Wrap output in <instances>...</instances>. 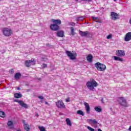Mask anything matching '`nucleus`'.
<instances>
[{
  "instance_id": "nucleus-1",
  "label": "nucleus",
  "mask_w": 131,
  "mask_h": 131,
  "mask_svg": "<svg viewBox=\"0 0 131 131\" xmlns=\"http://www.w3.org/2000/svg\"><path fill=\"white\" fill-rule=\"evenodd\" d=\"M86 85L89 90L90 91H93L95 90V88H97V86H98V83H97V81L94 79H92L90 81H88Z\"/></svg>"
},
{
  "instance_id": "nucleus-2",
  "label": "nucleus",
  "mask_w": 131,
  "mask_h": 131,
  "mask_svg": "<svg viewBox=\"0 0 131 131\" xmlns=\"http://www.w3.org/2000/svg\"><path fill=\"white\" fill-rule=\"evenodd\" d=\"M2 32L5 36H11L13 34V31L12 29L8 28H3L2 29Z\"/></svg>"
},
{
  "instance_id": "nucleus-3",
  "label": "nucleus",
  "mask_w": 131,
  "mask_h": 131,
  "mask_svg": "<svg viewBox=\"0 0 131 131\" xmlns=\"http://www.w3.org/2000/svg\"><path fill=\"white\" fill-rule=\"evenodd\" d=\"M95 66L98 71H105V70H106V65L103 64L100 62L96 63Z\"/></svg>"
},
{
  "instance_id": "nucleus-4",
  "label": "nucleus",
  "mask_w": 131,
  "mask_h": 131,
  "mask_svg": "<svg viewBox=\"0 0 131 131\" xmlns=\"http://www.w3.org/2000/svg\"><path fill=\"white\" fill-rule=\"evenodd\" d=\"M118 102L121 106H123V107H127V102L124 98L119 97L118 99Z\"/></svg>"
},
{
  "instance_id": "nucleus-5",
  "label": "nucleus",
  "mask_w": 131,
  "mask_h": 131,
  "mask_svg": "<svg viewBox=\"0 0 131 131\" xmlns=\"http://www.w3.org/2000/svg\"><path fill=\"white\" fill-rule=\"evenodd\" d=\"M66 54L68 57H70V59H71V60H75L76 59V56H77L76 53H72L69 51H67Z\"/></svg>"
},
{
  "instance_id": "nucleus-6",
  "label": "nucleus",
  "mask_w": 131,
  "mask_h": 131,
  "mask_svg": "<svg viewBox=\"0 0 131 131\" xmlns=\"http://www.w3.org/2000/svg\"><path fill=\"white\" fill-rule=\"evenodd\" d=\"M31 65H35V60L31 59L25 61V66L26 67H30Z\"/></svg>"
},
{
  "instance_id": "nucleus-7",
  "label": "nucleus",
  "mask_w": 131,
  "mask_h": 131,
  "mask_svg": "<svg viewBox=\"0 0 131 131\" xmlns=\"http://www.w3.org/2000/svg\"><path fill=\"white\" fill-rule=\"evenodd\" d=\"M119 16V15H118V14L115 13V12H111V17L112 20L115 21L116 20H117V19H119V18L118 17Z\"/></svg>"
},
{
  "instance_id": "nucleus-8",
  "label": "nucleus",
  "mask_w": 131,
  "mask_h": 131,
  "mask_svg": "<svg viewBox=\"0 0 131 131\" xmlns=\"http://www.w3.org/2000/svg\"><path fill=\"white\" fill-rule=\"evenodd\" d=\"M56 105L57 108H60V109L65 108V104H64V103L62 101H58L57 102H56Z\"/></svg>"
},
{
  "instance_id": "nucleus-9",
  "label": "nucleus",
  "mask_w": 131,
  "mask_h": 131,
  "mask_svg": "<svg viewBox=\"0 0 131 131\" xmlns=\"http://www.w3.org/2000/svg\"><path fill=\"white\" fill-rule=\"evenodd\" d=\"M14 102L18 103L20 106L24 107V108H28V105L26 103H24L22 100H14Z\"/></svg>"
},
{
  "instance_id": "nucleus-10",
  "label": "nucleus",
  "mask_w": 131,
  "mask_h": 131,
  "mask_svg": "<svg viewBox=\"0 0 131 131\" xmlns=\"http://www.w3.org/2000/svg\"><path fill=\"white\" fill-rule=\"evenodd\" d=\"M116 55L118 57H124L125 56V53L123 50H118L116 52Z\"/></svg>"
},
{
  "instance_id": "nucleus-11",
  "label": "nucleus",
  "mask_w": 131,
  "mask_h": 131,
  "mask_svg": "<svg viewBox=\"0 0 131 131\" xmlns=\"http://www.w3.org/2000/svg\"><path fill=\"white\" fill-rule=\"evenodd\" d=\"M50 29L54 31H57L60 29V26L57 25H55V24H52L50 25Z\"/></svg>"
},
{
  "instance_id": "nucleus-12",
  "label": "nucleus",
  "mask_w": 131,
  "mask_h": 131,
  "mask_svg": "<svg viewBox=\"0 0 131 131\" xmlns=\"http://www.w3.org/2000/svg\"><path fill=\"white\" fill-rule=\"evenodd\" d=\"M79 34L81 35V36H85V37H89L90 35H91V33L89 31H79Z\"/></svg>"
},
{
  "instance_id": "nucleus-13",
  "label": "nucleus",
  "mask_w": 131,
  "mask_h": 131,
  "mask_svg": "<svg viewBox=\"0 0 131 131\" xmlns=\"http://www.w3.org/2000/svg\"><path fill=\"white\" fill-rule=\"evenodd\" d=\"M84 105L85 106L86 113L88 114H90V113L91 112V107H90V105L89 104V103H88L86 102H84Z\"/></svg>"
},
{
  "instance_id": "nucleus-14",
  "label": "nucleus",
  "mask_w": 131,
  "mask_h": 131,
  "mask_svg": "<svg viewBox=\"0 0 131 131\" xmlns=\"http://www.w3.org/2000/svg\"><path fill=\"white\" fill-rule=\"evenodd\" d=\"M131 40V32H128L126 33L125 37L124 40L125 41H129Z\"/></svg>"
},
{
  "instance_id": "nucleus-15",
  "label": "nucleus",
  "mask_w": 131,
  "mask_h": 131,
  "mask_svg": "<svg viewBox=\"0 0 131 131\" xmlns=\"http://www.w3.org/2000/svg\"><path fill=\"white\" fill-rule=\"evenodd\" d=\"M52 21L53 22V23H54V25H61V24H62V21H61V20L60 19H52Z\"/></svg>"
},
{
  "instance_id": "nucleus-16",
  "label": "nucleus",
  "mask_w": 131,
  "mask_h": 131,
  "mask_svg": "<svg viewBox=\"0 0 131 131\" xmlns=\"http://www.w3.org/2000/svg\"><path fill=\"white\" fill-rule=\"evenodd\" d=\"M87 121H88V123H90V124H97V121H96L95 119L92 120V119H89L87 120Z\"/></svg>"
},
{
  "instance_id": "nucleus-17",
  "label": "nucleus",
  "mask_w": 131,
  "mask_h": 131,
  "mask_svg": "<svg viewBox=\"0 0 131 131\" xmlns=\"http://www.w3.org/2000/svg\"><path fill=\"white\" fill-rule=\"evenodd\" d=\"M57 36L59 37H63L64 36V32L63 31H59L57 32Z\"/></svg>"
},
{
  "instance_id": "nucleus-18",
  "label": "nucleus",
  "mask_w": 131,
  "mask_h": 131,
  "mask_svg": "<svg viewBox=\"0 0 131 131\" xmlns=\"http://www.w3.org/2000/svg\"><path fill=\"white\" fill-rule=\"evenodd\" d=\"M21 73H16L14 75V78L15 79H16L17 80L20 79V78L21 77Z\"/></svg>"
},
{
  "instance_id": "nucleus-19",
  "label": "nucleus",
  "mask_w": 131,
  "mask_h": 131,
  "mask_svg": "<svg viewBox=\"0 0 131 131\" xmlns=\"http://www.w3.org/2000/svg\"><path fill=\"white\" fill-rule=\"evenodd\" d=\"M114 59L115 61H120L121 62L123 61V58L119 56H114Z\"/></svg>"
},
{
  "instance_id": "nucleus-20",
  "label": "nucleus",
  "mask_w": 131,
  "mask_h": 131,
  "mask_svg": "<svg viewBox=\"0 0 131 131\" xmlns=\"http://www.w3.org/2000/svg\"><path fill=\"white\" fill-rule=\"evenodd\" d=\"M87 60L88 62H92L93 61V55L91 54L89 55L86 57Z\"/></svg>"
},
{
  "instance_id": "nucleus-21",
  "label": "nucleus",
  "mask_w": 131,
  "mask_h": 131,
  "mask_svg": "<svg viewBox=\"0 0 131 131\" xmlns=\"http://www.w3.org/2000/svg\"><path fill=\"white\" fill-rule=\"evenodd\" d=\"M66 121L67 122V125H69V126H71V125H72V124L71 123V121L70 120V119L67 118L66 120Z\"/></svg>"
},
{
  "instance_id": "nucleus-22",
  "label": "nucleus",
  "mask_w": 131,
  "mask_h": 131,
  "mask_svg": "<svg viewBox=\"0 0 131 131\" xmlns=\"http://www.w3.org/2000/svg\"><path fill=\"white\" fill-rule=\"evenodd\" d=\"M92 19L93 21H95V22H97V23H102V21L98 20V17L96 16H92Z\"/></svg>"
},
{
  "instance_id": "nucleus-23",
  "label": "nucleus",
  "mask_w": 131,
  "mask_h": 131,
  "mask_svg": "<svg viewBox=\"0 0 131 131\" xmlns=\"http://www.w3.org/2000/svg\"><path fill=\"white\" fill-rule=\"evenodd\" d=\"M14 97L16 99H19L22 97V94L20 93H15L14 94Z\"/></svg>"
},
{
  "instance_id": "nucleus-24",
  "label": "nucleus",
  "mask_w": 131,
  "mask_h": 131,
  "mask_svg": "<svg viewBox=\"0 0 131 131\" xmlns=\"http://www.w3.org/2000/svg\"><path fill=\"white\" fill-rule=\"evenodd\" d=\"M94 109L97 112H102V108L99 106L95 107Z\"/></svg>"
},
{
  "instance_id": "nucleus-25",
  "label": "nucleus",
  "mask_w": 131,
  "mask_h": 131,
  "mask_svg": "<svg viewBox=\"0 0 131 131\" xmlns=\"http://www.w3.org/2000/svg\"><path fill=\"white\" fill-rule=\"evenodd\" d=\"M77 114H79V115H82V116H84V113L81 110H78L77 112Z\"/></svg>"
},
{
  "instance_id": "nucleus-26",
  "label": "nucleus",
  "mask_w": 131,
  "mask_h": 131,
  "mask_svg": "<svg viewBox=\"0 0 131 131\" xmlns=\"http://www.w3.org/2000/svg\"><path fill=\"white\" fill-rule=\"evenodd\" d=\"M70 29L71 31V35H72V36H74V35H75V32H74V28L71 27Z\"/></svg>"
},
{
  "instance_id": "nucleus-27",
  "label": "nucleus",
  "mask_w": 131,
  "mask_h": 131,
  "mask_svg": "<svg viewBox=\"0 0 131 131\" xmlns=\"http://www.w3.org/2000/svg\"><path fill=\"white\" fill-rule=\"evenodd\" d=\"M0 117H2L3 118H5V117H6V114H5V112L0 111Z\"/></svg>"
},
{
  "instance_id": "nucleus-28",
  "label": "nucleus",
  "mask_w": 131,
  "mask_h": 131,
  "mask_svg": "<svg viewBox=\"0 0 131 131\" xmlns=\"http://www.w3.org/2000/svg\"><path fill=\"white\" fill-rule=\"evenodd\" d=\"M24 129L27 131H29V129H30V128H29V126H28V125L27 124L24 125Z\"/></svg>"
},
{
  "instance_id": "nucleus-29",
  "label": "nucleus",
  "mask_w": 131,
  "mask_h": 131,
  "mask_svg": "<svg viewBox=\"0 0 131 131\" xmlns=\"http://www.w3.org/2000/svg\"><path fill=\"white\" fill-rule=\"evenodd\" d=\"M84 19L83 16H80L76 18V21H82Z\"/></svg>"
},
{
  "instance_id": "nucleus-30",
  "label": "nucleus",
  "mask_w": 131,
  "mask_h": 131,
  "mask_svg": "<svg viewBox=\"0 0 131 131\" xmlns=\"http://www.w3.org/2000/svg\"><path fill=\"white\" fill-rule=\"evenodd\" d=\"M7 125H8V126H12L13 125V122H12L11 121H8L7 123Z\"/></svg>"
},
{
  "instance_id": "nucleus-31",
  "label": "nucleus",
  "mask_w": 131,
  "mask_h": 131,
  "mask_svg": "<svg viewBox=\"0 0 131 131\" xmlns=\"http://www.w3.org/2000/svg\"><path fill=\"white\" fill-rule=\"evenodd\" d=\"M107 39H111L112 38V34H110L106 37Z\"/></svg>"
},
{
  "instance_id": "nucleus-32",
  "label": "nucleus",
  "mask_w": 131,
  "mask_h": 131,
  "mask_svg": "<svg viewBox=\"0 0 131 131\" xmlns=\"http://www.w3.org/2000/svg\"><path fill=\"white\" fill-rule=\"evenodd\" d=\"M87 128H88L90 131H95V129H94L90 126H88Z\"/></svg>"
},
{
  "instance_id": "nucleus-33",
  "label": "nucleus",
  "mask_w": 131,
  "mask_h": 131,
  "mask_svg": "<svg viewBox=\"0 0 131 131\" xmlns=\"http://www.w3.org/2000/svg\"><path fill=\"white\" fill-rule=\"evenodd\" d=\"M47 64H45V63H43L42 65H41V67L42 68H47Z\"/></svg>"
},
{
  "instance_id": "nucleus-34",
  "label": "nucleus",
  "mask_w": 131,
  "mask_h": 131,
  "mask_svg": "<svg viewBox=\"0 0 131 131\" xmlns=\"http://www.w3.org/2000/svg\"><path fill=\"white\" fill-rule=\"evenodd\" d=\"M69 25H70L71 26H74V25H75V24L74 23H69Z\"/></svg>"
},
{
  "instance_id": "nucleus-35",
  "label": "nucleus",
  "mask_w": 131,
  "mask_h": 131,
  "mask_svg": "<svg viewBox=\"0 0 131 131\" xmlns=\"http://www.w3.org/2000/svg\"><path fill=\"white\" fill-rule=\"evenodd\" d=\"M38 99H40V100H43V97L41 96H39L38 97Z\"/></svg>"
},
{
  "instance_id": "nucleus-36",
  "label": "nucleus",
  "mask_w": 131,
  "mask_h": 131,
  "mask_svg": "<svg viewBox=\"0 0 131 131\" xmlns=\"http://www.w3.org/2000/svg\"><path fill=\"white\" fill-rule=\"evenodd\" d=\"M83 1L84 2H88V3H90V2H92V0H81Z\"/></svg>"
},
{
  "instance_id": "nucleus-37",
  "label": "nucleus",
  "mask_w": 131,
  "mask_h": 131,
  "mask_svg": "<svg viewBox=\"0 0 131 131\" xmlns=\"http://www.w3.org/2000/svg\"><path fill=\"white\" fill-rule=\"evenodd\" d=\"M70 101L69 98L66 99V102H70Z\"/></svg>"
},
{
  "instance_id": "nucleus-38",
  "label": "nucleus",
  "mask_w": 131,
  "mask_h": 131,
  "mask_svg": "<svg viewBox=\"0 0 131 131\" xmlns=\"http://www.w3.org/2000/svg\"><path fill=\"white\" fill-rule=\"evenodd\" d=\"M45 104L46 105H48V106H50V104L48 102H47V101L45 102Z\"/></svg>"
},
{
  "instance_id": "nucleus-39",
  "label": "nucleus",
  "mask_w": 131,
  "mask_h": 131,
  "mask_svg": "<svg viewBox=\"0 0 131 131\" xmlns=\"http://www.w3.org/2000/svg\"><path fill=\"white\" fill-rule=\"evenodd\" d=\"M23 123H24V125H25V124H26V123H25V120H23Z\"/></svg>"
},
{
  "instance_id": "nucleus-40",
  "label": "nucleus",
  "mask_w": 131,
  "mask_h": 131,
  "mask_svg": "<svg viewBox=\"0 0 131 131\" xmlns=\"http://www.w3.org/2000/svg\"><path fill=\"white\" fill-rule=\"evenodd\" d=\"M17 90H18V91H20V88L19 87H17Z\"/></svg>"
},
{
  "instance_id": "nucleus-41",
  "label": "nucleus",
  "mask_w": 131,
  "mask_h": 131,
  "mask_svg": "<svg viewBox=\"0 0 131 131\" xmlns=\"http://www.w3.org/2000/svg\"><path fill=\"white\" fill-rule=\"evenodd\" d=\"M11 72H12V73L14 72V70L13 69H11Z\"/></svg>"
},
{
  "instance_id": "nucleus-42",
  "label": "nucleus",
  "mask_w": 131,
  "mask_h": 131,
  "mask_svg": "<svg viewBox=\"0 0 131 131\" xmlns=\"http://www.w3.org/2000/svg\"><path fill=\"white\" fill-rule=\"evenodd\" d=\"M98 131H102L101 129H98Z\"/></svg>"
},
{
  "instance_id": "nucleus-43",
  "label": "nucleus",
  "mask_w": 131,
  "mask_h": 131,
  "mask_svg": "<svg viewBox=\"0 0 131 131\" xmlns=\"http://www.w3.org/2000/svg\"><path fill=\"white\" fill-rule=\"evenodd\" d=\"M16 131H21V129H17Z\"/></svg>"
},
{
  "instance_id": "nucleus-44",
  "label": "nucleus",
  "mask_w": 131,
  "mask_h": 131,
  "mask_svg": "<svg viewBox=\"0 0 131 131\" xmlns=\"http://www.w3.org/2000/svg\"><path fill=\"white\" fill-rule=\"evenodd\" d=\"M114 2H116V1H117V0H114Z\"/></svg>"
},
{
  "instance_id": "nucleus-45",
  "label": "nucleus",
  "mask_w": 131,
  "mask_h": 131,
  "mask_svg": "<svg viewBox=\"0 0 131 131\" xmlns=\"http://www.w3.org/2000/svg\"><path fill=\"white\" fill-rule=\"evenodd\" d=\"M41 103H42V101H41Z\"/></svg>"
},
{
  "instance_id": "nucleus-46",
  "label": "nucleus",
  "mask_w": 131,
  "mask_h": 131,
  "mask_svg": "<svg viewBox=\"0 0 131 131\" xmlns=\"http://www.w3.org/2000/svg\"><path fill=\"white\" fill-rule=\"evenodd\" d=\"M76 2H77V1H78V0H75Z\"/></svg>"
}]
</instances>
